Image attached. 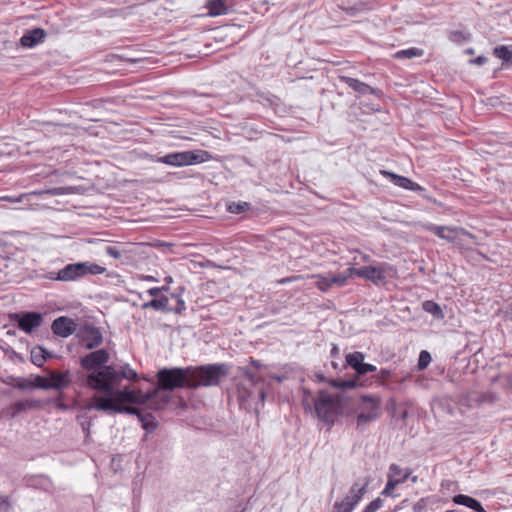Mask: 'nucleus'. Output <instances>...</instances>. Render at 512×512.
Returning <instances> with one entry per match:
<instances>
[{
  "label": "nucleus",
  "mask_w": 512,
  "mask_h": 512,
  "mask_svg": "<svg viewBox=\"0 0 512 512\" xmlns=\"http://www.w3.org/2000/svg\"><path fill=\"white\" fill-rule=\"evenodd\" d=\"M137 376V372L128 364L122 366L120 371L114 366H105L88 373L85 383L87 387L96 392L111 393L113 388L120 385L122 379L135 380Z\"/></svg>",
  "instance_id": "obj_1"
},
{
  "label": "nucleus",
  "mask_w": 512,
  "mask_h": 512,
  "mask_svg": "<svg viewBox=\"0 0 512 512\" xmlns=\"http://www.w3.org/2000/svg\"><path fill=\"white\" fill-rule=\"evenodd\" d=\"M303 404L309 410L314 406L318 418L328 424H333L341 411L339 395L325 390L319 391L318 396L314 398L310 391L304 389Z\"/></svg>",
  "instance_id": "obj_2"
},
{
  "label": "nucleus",
  "mask_w": 512,
  "mask_h": 512,
  "mask_svg": "<svg viewBox=\"0 0 512 512\" xmlns=\"http://www.w3.org/2000/svg\"><path fill=\"white\" fill-rule=\"evenodd\" d=\"M190 381L189 389L218 386L230 373L227 363H213L200 366H188Z\"/></svg>",
  "instance_id": "obj_3"
},
{
  "label": "nucleus",
  "mask_w": 512,
  "mask_h": 512,
  "mask_svg": "<svg viewBox=\"0 0 512 512\" xmlns=\"http://www.w3.org/2000/svg\"><path fill=\"white\" fill-rule=\"evenodd\" d=\"M106 269L93 262H78L64 266L59 271H50L46 278L54 281L71 282L77 281L87 275L103 274Z\"/></svg>",
  "instance_id": "obj_4"
},
{
  "label": "nucleus",
  "mask_w": 512,
  "mask_h": 512,
  "mask_svg": "<svg viewBox=\"0 0 512 512\" xmlns=\"http://www.w3.org/2000/svg\"><path fill=\"white\" fill-rule=\"evenodd\" d=\"M211 159L209 152L205 150H191L183 152L170 153L156 159L157 162L170 166L182 167L206 162Z\"/></svg>",
  "instance_id": "obj_5"
},
{
  "label": "nucleus",
  "mask_w": 512,
  "mask_h": 512,
  "mask_svg": "<svg viewBox=\"0 0 512 512\" xmlns=\"http://www.w3.org/2000/svg\"><path fill=\"white\" fill-rule=\"evenodd\" d=\"M188 367L163 368L157 373L158 384L164 390L172 391L177 388H188L190 375Z\"/></svg>",
  "instance_id": "obj_6"
},
{
  "label": "nucleus",
  "mask_w": 512,
  "mask_h": 512,
  "mask_svg": "<svg viewBox=\"0 0 512 512\" xmlns=\"http://www.w3.org/2000/svg\"><path fill=\"white\" fill-rule=\"evenodd\" d=\"M86 409H95L102 412H115V413H126L131 415H137L141 417L140 410L135 407L123 406L118 404L111 397H101L100 395H94L91 402L86 405Z\"/></svg>",
  "instance_id": "obj_7"
},
{
  "label": "nucleus",
  "mask_w": 512,
  "mask_h": 512,
  "mask_svg": "<svg viewBox=\"0 0 512 512\" xmlns=\"http://www.w3.org/2000/svg\"><path fill=\"white\" fill-rule=\"evenodd\" d=\"M104 395H100L101 397H111L113 401L118 404L130 403L137 405H145L147 403V396L145 393H142L140 390H131L129 388H125L119 390L113 388L112 392H102Z\"/></svg>",
  "instance_id": "obj_8"
},
{
  "label": "nucleus",
  "mask_w": 512,
  "mask_h": 512,
  "mask_svg": "<svg viewBox=\"0 0 512 512\" xmlns=\"http://www.w3.org/2000/svg\"><path fill=\"white\" fill-rule=\"evenodd\" d=\"M110 354L106 349H98L80 358L81 367L89 373L107 366Z\"/></svg>",
  "instance_id": "obj_9"
},
{
  "label": "nucleus",
  "mask_w": 512,
  "mask_h": 512,
  "mask_svg": "<svg viewBox=\"0 0 512 512\" xmlns=\"http://www.w3.org/2000/svg\"><path fill=\"white\" fill-rule=\"evenodd\" d=\"M380 400L372 396H362L361 412L357 416V424L363 425L376 420L379 416Z\"/></svg>",
  "instance_id": "obj_10"
},
{
  "label": "nucleus",
  "mask_w": 512,
  "mask_h": 512,
  "mask_svg": "<svg viewBox=\"0 0 512 512\" xmlns=\"http://www.w3.org/2000/svg\"><path fill=\"white\" fill-rule=\"evenodd\" d=\"M77 337L87 350L98 348L103 343L101 331L92 325H85L77 331Z\"/></svg>",
  "instance_id": "obj_11"
},
{
  "label": "nucleus",
  "mask_w": 512,
  "mask_h": 512,
  "mask_svg": "<svg viewBox=\"0 0 512 512\" xmlns=\"http://www.w3.org/2000/svg\"><path fill=\"white\" fill-rule=\"evenodd\" d=\"M51 329L55 335L67 338L77 332V323L67 316H60L52 322Z\"/></svg>",
  "instance_id": "obj_12"
},
{
  "label": "nucleus",
  "mask_w": 512,
  "mask_h": 512,
  "mask_svg": "<svg viewBox=\"0 0 512 512\" xmlns=\"http://www.w3.org/2000/svg\"><path fill=\"white\" fill-rule=\"evenodd\" d=\"M167 391L168 390L162 389L158 384V387L145 393V396H147V403L145 405L152 410L164 408L171 398Z\"/></svg>",
  "instance_id": "obj_13"
},
{
  "label": "nucleus",
  "mask_w": 512,
  "mask_h": 512,
  "mask_svg": "<svg viewBox=\"0 0 512 512\" xmlns=\"http://www.w3.org/2000/svg\"><path fill=\"white\" fill-rule=\"evenodd\" d=\"M15 319L18 322V327L26 333H31L37 329L43 321L42 315L38 312H27L23 315L16 314Z\"/></svg>",
  "instance_id": "obj_14"
},
{
  "label": "nucleus",
  "mask_w": 512,
  "mask_h": 512,
  "mask_svg": "<svg viewBox=\"0 0 512 512\" xmlns=\"http://www.w3.org/2000/svg\"><path fill=\"white\" fill-rule=\"evenodd\" d=\"M393 268L388 263H379L376 266H370L366 280L371 281L375 285L383 284L386 278L391 275Z\"/></svg>",
  "instance_id": "obj_15"
},
{
  "label": "nucleus",
  "mask_w": 512,
  "mask_h": 512,
  "mask_svg": "<svg viewBox=\"0 0 512 512\" xmlns=\"http://www.w3.org/2000/svg\"><path fill=\"white\" fill-rule=\"evenodd\" d=\"M381 174H383L386 177H389L394 185L405 190L414 191L418 193H422L425 191L424 187L420 186L418 183L413 182L411 179L407 177L400 176L386 170H382Z\"/></svg>",
  "instance_id": "obj_16"
},
{
  "label": "nucleus",
  "mask_w": 512,
  "mask_h": 512,
  "mask_svg": "<svg viewBox=\"0 0 512 512\" xmlns=\"http://www.w3.org/2000/svg\"><path fill=\"white\" fill-rule=\"evenodd\" d=\"M368 483L366 481L360 483L359 481L355 482L351 488L349 489L347 495L343 498L345 502H347L353 509L358 505V503L363 498L366 493Z\"/></svg>",
  "instance_id": "obj_17"
},
{
  "label": "nucleus",
  "mask_w": 512,
  "mask_h": 512,
  "mask_svg": "<svg viewBox=\"0 0 512 512\" xmlns=\"http://www.w3.org/2000/svg\"><path fill=\"white\" fill-rule=\"evenodd\" d=\"M45 31L41 28H36V29H33L31 31H28L27 33H25L21 39H20V43L23 47H33L37 44H39L40 42H42L45 38Z\"/></svg>",
  "instance_id": "obj_18"
},
{
  "label": "nucleus",
  "mask_w": 512,
  "mask_h": 512,
  "mask_svg": "<svg viewBox=\"0 0 512 512\" xmlns=\"http://www.w3.org/2000/svg\"><path fill=\"white\" fill-rule=\"evenodd\" d=\"M241 375H243L250 386H253L258 391V397L261 402L265 399V390L263 388V382L260 378H258L254 373H252L248 367L239 368Z\"/></svg>",
  "instance_id": "obj_19"
},
{
  "label": "nucleus",
  "mask_w": 512,
  "mask_h": 512,
  "mask_svg": "<svg viewBox=\"0 0 512 512\" xmlns=\"http://www.w3.org/2000/svg\"><path fill=\"white\" fill-rule=\"evenodd\" d=\"M71 383L70 372L64 371L60 373L52 372L50 374L49 386L50 389H62L68 387Z\"/></svg>",
  "instance_id": "obj_20"
},
{
  "label": "nucleus",
  "mask_w": 512,
  "mask_h": 512,
  "mask_svg": "<svg viewBox=\"0 0 512 512\" xmlns=\"http://www.w3.org/2000/svg\"><path fill=\"white\" fill-rule=\"evenodd\" d=\"M452 501L457 505L466 506L476 512H485L482 504L478 500H476L468 495H464V494L455 495L452 498Z\"/></svg>",
  "instance_id": "obj_21"
},
{
  "label": "nucleus",
  "mask_w": 512,
  "mask_h": 512,
  "mask_svg": "<svg viewBox=\"0 0 512 512\" xmlns=\"http://www.w3.org/2000/svg\"><path fill=\"white\" fill-rule=\"evenodd\" d=\"M410 474L411 471L409 469H403L397 464H391L387 477L399 485L404 483L410 477Z\"/></svg>",
  "instance_id": "obj_22"
},
{
  "label": "nucleus",
  "mask_w": 512,
  "mask_h": 512,
  "mask_svg": "<svg viewBox=\"0 0 512 512\" xmlns=\"http://www.w3.org/2000/svg\"><path fill=\"white\" fill-rule=\"evenodd\" d=\"M205 8L208 10V15L212 17L228 13V7L225 0H207Z\"/></svg>",
  "instance_id": "obj_23"
},
{
  "label": "nucleus",
  "mask_w": 512,
  "mask_h": 512,
  "mask_svg": "<svg viewBox=\"0 0 512 512\" xmlns=\"http://www.w3.org/2000/svg\"><path fill=\"white\" fill-rule=\"evenodd\" d=\"M169 299L167 296H161L159 298H154L148 302L143 303L142 308H153L155 310H161L165 312L172 311L171 308L168 307Z\"/></svg>",
  "instance_id": "obj_24"
},
{
  "label": "nucleus",
  "mask_w": 512,
  "mask_h": 512,
  "mask_svg": "<svg viewBox=\"0 0 512 512\" xmlns=\"http://www.w3.org/2000/svg\"><path fill=\"white\" fill-rule=\"evenodd\" d=\"M51 354L46 351L43 347L37 346L31 350V362L41 367L47 358H50Z\"/></svg>",
  "instance_id": "obj_25"
},
{
  "label": "nucleus",
  "mask_w": 512,
  "mask_h": 512,
  "mask_svg": "<svg viewBox=\"0 0 512 512\" xmlns=\"http://www.w3.org/2000/svg\"><path fill=\"white\" fill-rule=\"evenodd\" d=\"M345 82L351 89H353L354 91H356L360 94L374 93L373 88H371L366 83L359 81L358 79L348 77V78H345Z\"/></svg>",
  "instance_id": "obj_26"
},
{
  "label": "nucleus",
  "mask_w": 512,
  "mask_h": 512,
  "mask_svg": "<svg viewBox=\"0 0 512 512\" xmlns=\"http://www.w3.org/2000/svg\"><path fill=\"white\" fill-rule=\"evenodd\" d=\"M422 307L425 312L431 314L435 319L441 320L445 317L440 305L434 301H424Z\"/></svg>",
  "instance_id": "obj_27"
},
{
  "label": "nucleus",
  "mask_w": 512,
  "mask_h": 512,
  "mask_svg": "<svg viewBox=\"0 0 512 512\" xmlns=\"http://www.w3.org/2000/svg\"><path fill=\"white\" fill-rule=\"evenodd\" d=\"M346 363L348 366H350L355 372L358 371V369L361 367L362 363L364 362V354L362 352L356 351L353 353H349L346 355Z\"/></svg>",
  "instance_id": "obj_28"
},
{
  "label": "nucleus",
  "mask_w": 512,
  "mask_h": 512,
  "mask_svg": "<svg viewBox=\"0 0 512 512\" xmlns=\"http://www.w3.org/2000/svg\"><path fill=\"white\" fill-rule=\"evenodd\" d=\"M459 231H462V229L449 226H441V229L437 231L438 234L436 236L448 242H454L455 237Z\"/></svg>",
  "instance_id": "obj_29"
},
{
  "label": "nucleus",
  "mask_w": 512,
  "mask_h": 512,
  "mask_svg": "<svg viewBox=\"0 0 512 512\" xmlns=\"http://www.w3.org/2000/svg\"><path fill=\"white\" fill-rule=\"evenodd\" d=\"M494 55L504 63L512 64V50L507 46H498L494 49Z\"/></svg>",
  "instance_id": "obj_30"
},
{
  "label": "nucleus",
  "mask_w": 512,
  "mask_h": 512,
  "mask_svg": "<svg viewBox=\"0 0 512 512\" xmlns=\"http://www.w3.org/2000/svg\"><path fill=\"white\" fill-rule=\"evenodd\" d=\"M250 209L248 202H231L227 205V210L232 214H242Z\"/></svg>",
  "instance_id": "obj_31"
},
{
  "label": "nucleus",
  "mask_w": 512,
  "mask_h": 512,
  "mask_svg": "<svg viewBox=\"0 0 512 512\" xmlns=\"http://www.w3.org/2000/svg\"><path fill=\"white\" fill-rule=\"evenodd\" d=\"M38 406V401L36 400H25L18 401L12 405V408L15 411V414L20 413L26 409H32Z\"/></svg>",
  "instance_id": "obj_32"
},
{
  "label": "nucleus",
  "mask_w": 512,
  "mask_h": 512,
  "mask_svg": "<svg viewBox=\"0 0 512 512\" xmlns=\"http://www.w3.org/2000/svg\"><path fill=\"white\" fill-rule=\"evenodd\" d=\"M421 55H422V50H420L418 48H409V49H404V50H400V51L396 52L395 57L398 59H402V58L411 59V58H415V57H420Z\"/></svg>",
  "instance_id": "obj_33"
},
{
  "label": "nucleus",
  "mask_w": 512,
  "mask_h": 512,
  "mask_svg": "<svg viewBox=\"0 0 512 512\" xmlns=\"http://www.w3.org/2000/svg\"><path fill=\"white\" fill-rule=\"evenodd\" d=\"M73 192H74L73 187H54V188L39 192L38 194H48L51 196H58V195L70 194Z\"/></svg>",
  "instance_id": "obj_34"
},
{
  "label": "nucleus",
  "mask_w": 512,
  "mask_h": 512,
  "mask_svg": "<svg viewBox=\"0 0 512 512\" xmlns=\"http://www.w3.org/2000/svg\"><path fill=\"white\" fill-rule=\"evenodd\" d=\"M352 277L351 272H348V269L344 273H339L337 275H333L330 277V282L336 284L338 286H344L349 278Z\"/></svg>",
  "instance_id": "obj_35"
},
{
  "label": "nucleus",
  "mask_w": 512,
  "mask_h": 512,
  "mask_svg": "<svg viewBox=\"0 0 512 512\" xmlns=\"http://www.w3.org/2000/svg\"><path fill=\"white\" fill-rule=\"evenodd\" d=\"M431 355L428 351L426 350H423L420 352L419 354V359H418V369L419 370H424L428 367V365L431 363Z\"/></svg>",
  "instance_id": "obj_36"
},
{
  "label": "nucleus",
  "mask_w": 512,
  "mask_h": 512,
  "mask_svg": "<svg viewBox=\"0 0 512 512\" xmlns=\"http://www.w3.org/2000/svg\"><path fill=\"white\" fill-rule=\"evenodd\" d=\"M329 384L332 387L339 388V389H352V388L356 387L355 380H346V381L330 380Z\"/></svg>",
  "instance_id": "obj_37"
},
{
  "label": "nucleus",
  "mask_w": 512,
  "mask_h": 512,
  "mask_svg": "<svg viewBox=\"0 0 512 512\" xmlns=\"http://www.w3.org/2000/svg\"><path fill=\"white\" fill-rule=\"evenodd\" d=\"M32 388H40V389H50L49 379L43 376H35L33 380H31Z\"/></svg>",
  "instance_id": "obj_38"
},
{
  "label": "nucleus",
  "mask_w": 512,
  "mask_h": 512,
  "mask_svg": "<svg viewBox=\"0 0 512 512\" xmlns=\"http://www.w3.org/2000/svg\"><path fill=\"white\" fill-rule=\"evenodd\" d=\"M315 284L323 292L328 291L332 286V282H330V277L326 276H318Z\"/></svg>",
  "instance_id": "obj_39"
},
{
  "label": "nucleus",
  "mask_w": 512,
  "mask_h": 512,
  "mask_svg": "<svg viewBox=\"0 0 512 512\" xmlns=\"http://www.w3.org/2000/svg\"><path fill=\"white\" fill-rule=\"evenodd\" d=\"M253 392L247 388L244 384L238 387V398L241 402H247L252 398Z\"/></svg>",
  "instance_id": "obj_40"
},
{
  "label": "nucleus",
  "mask_w": 512,
  "mask_h": 512,
  "mask_svg": "<svg viewBox=\"0 0 512 512\" xmlns=\"http://www.w3.org/2000/svg\"><path fill=\"white\" fill-rule=\"evenodd\" d=\"M370 266H365L361 268H355L354 266H350L348 268V272H351L352 276H357L359 278H363L366 280L369 273Z\"/></svg>",
  "instance_id": "obj_41"
},
{
  "label": "nucleus",
  "mask_w": 512,
  "mask_h": 512,
  "mask_svg": "<svg viewBox=\"0 0 512 512\" xmlns=\"http://www.w3.org/2000/svg\"><path fill=\"white\" fill-rule=\"evenodd\" d=\"M139 419L142 423L143 429H145L146 431L152 432L156 429L157 423L152 419V417L150 415H149V419L143 415H141V417H139Z\"/></svg>",
  "instance_id": "obj_42"
},
{
  "label": "nucleus",
  "mask_w": 512,
  "mask_h": 512,
  "mask_svg": "<svg viewBox=\"0 0 512 512\" xmlns=\"http://www.w3.org/2000/svg\"><path fill=\"white\" fill-rule=\"evenodd\" d=\"M387 478V483L381 494L384 496L396 497L397 495L394 494V490L398 484L391 480L389 477Z\"/></svg>",
  "instance_id": "obj_43"
},
{
  "label": "nucleus",
  "mask_w": 512,
  "mask_h": 512,
  "mask_svg": "<svg viewBox=\"0 0 512 512\" xmlns=\"http://www.w3.org/2000/svg\"><path fill=\"white\" fill-rule=\"evenodd\" d=\"M354 509L343 499L336 501L333 506V512H352Z\"/></svg>",
  "instance_id": "obj_44"
},
{
  "label": "nucleus",
  "mask_w": 512,
  "mask_h": 512,
  "mask_svg": "<svg viewBox=\"0 0 512 512\" xmlns=\"http://www.w3.org/2000/svg\"><path fill=\"white\" fill-rule=\"evenodd\" d=\"M383 506V500L380 497H377L373 501H371L362 512H376Z\"/></svg>",
  "instance_id": "obj_45"
},
{
  "label": "nucleus",
  "mask_w": 512,
  "mask_h": 512,
  "mask_svg": "<svg viewBox=\"0 0 512 512\" xmlns=\"http://www.w3.org/2000/svg\"><path fill=\"white\" fill-rule=\"evenodd\" d=\"M448 38L450 41L455 42V43H461L467 39L465 34L461 31L449 32Z\"/></svg>",
  "instance_id": "obj_46"
},
{
  "label": "nucleus",
  "mask_w": 512,
  "mask_h": 512,
  "mask_svg": "<svg viewBox=\"0 0 512 512\" xmlns=\"http://www.w3.org/2000/svg\"><path fill=\"white\" fill-rule=\"evenodd\" d=\"M14 386L21 390L32 388L31 380L27 378H17Z\"/></svg>",
  "instance_id": "obj_47"
},
{
  "label": "nucleus",
  "mask_w": 512,
  "mask_h": 512,
  "mask_svg": "<svg viewBox=\"0 0 512 512\" xmlns=\"http://www.w3.org/2000/svg\"><path fill=\"white\" fill-rule=\"evenodd\" d=\"M377 370L376 366L363 362L361 367L356 372L358 375H364L369 372H375Z\"/></svg>",
  "instance_id": "obj_48"
},
{
  "label": "nucleus",
  "mask_w": 512,
  "mask_h": 512,
  "mask_svg": "<svg viewBox=\"0 0 512 512\" xmlns=\"http://www.w3.org/2000/svg\"><path fill=\"white\" fill-rule=\"evenodd\" d=\"M420 226L423 230L430 231V232L434 233L435 235H437L438 234L437 231H439L441 229V226L435 225L433 223H428V222L422 223V224H420Z\"/></svg>",
  "instance_id": "obj_49"
},
{
  "label": "nucleus",
  "mask_w": 512,
  "mask_h": 512,
  "mask_svg": "<svg viewBox=\"0 0 512 512\" xmlns=\"http://www.w3.org/2000/svg\"><path fill=\"white\" fill-rule=\"evenodd\" d=\"M420 226L423 230L430 231V232L434 233L435 235H437L438 234L437 231H439L441 229V226L435 225L433 223H428V222L422 223V224H420Z\"/></svg>",
  "instance_id": "obj_50"
},
{
  "label": "nucleus",
  "mask_w": 512,
  "mask_h": 512,
  "mask_svg": "<svg viewBox=\"0 0 512 512\" xmlns=\"http://www.w3.org/2000/svg\"><path fill=\"white\" fill-rule=\"evenodd\" d=\"M105 252L111 256L112 258L119 259L121 257V252L115 246H107Z\"/></svg>",
  "instance_id": "obj_51"
},
{
  "label": "nucleus",
  "mask_w": 512,
  "mask_h": 512,
  "mask_svg": "<svg viewBox=\"0 0 512 512\" xmlns=\"http://www.w3.org/2000/svg\"><path fill=\"white\" fill-rule=\"evenodd\" d=\"M375 377L377 380L383 382L391 377V371L383 368L378 372V374Z\"/></svg>",
  "instance_id": "obj_52"
},
{
  "label": "nucleus",
  "mask_w": 512,
  "mask_h": 512,
  "mask_svg": "<svg viewBox=\"0 0 512 512\" xmlns=\"http://www.w3.org/2000/svg\"><path fill=\"white\" fill-rule=\"evenodd\" d=\"M9 510H10L9 501L7 500V498H5L4 496H2L0 494V512H9Z\"/></svg>",
  "instance_id": "obj_53"
},
{
  "label": "nucleus",
  "mask_w": 512,
  "mask_h": 512,
  "mask_svg": "<svg viewBox=\"0 0 512 512\" xmlns=\"http://www.w3.org/2000/svg\"><path fill=\"white\" fill-rule=\"evenodd\" d=\"M186 309L185 302L182 299L177 300L176 308L172 309L175 313H181Z\"/></svg>",
  "instance_id": "obj_54"
},
{
  "label": "nucleus",
  "mask_w": 512,
  "mask_h": 512,
  "mask_svg": "<svg viewBox=\"0 0 512 512\" xmlns=\"http://www.w3.org/2000/svg\"><path fill=\"white\" fill-rule=\"evenodd\" d=\"M486 62H487V58L485 56H478L477 58L470 60V63L478 65V66L484 65V64H486Z\"/></svg>",
  "instance_id": "obj_55"
},
{
  "label": "nucleus",
  "mask_w": 512,
  "mask_h": 512,
  "mask_svg": "<svg viewBox=\"0 0 512 512\" xmlns=\"http://www.w3.org/2000/svg\"><path fill=\"white\" fill-rule=\"evenodd\" d=\"M161 291H162V288L153 287V288H150L147 292L150 296H152L154 298H159V294L161 293Z\"/></svg>",
  "instance_id": "obj_56"
},
{
  "label": "nucleus",
  "mask_w": 512,
  "mask_h": 512,
  "mask_svg": "<svg viewBox=\"0 0 512 512\" xmlns=\"http://www.w3.org/2000/svg\"><path fill=\"white\" fill-rule=\"evenodd\" d=\"M269 377L271 380H274L278 383L284 381L286 379V375H276V374H273V373H270L269 374Z\"/></svg>",
  "instance_id": "obj_57"
},
{
  "label": "nucleus",
  "mask_w": 512,
  "mask_h": 512,
  "mask_svg": "<svg viewBox=\"0 0 512 512\" xmlns=\"http://www.w3.org/2000/svg\"><path fill=\"white\" fill-rule=\"evenodd\" d=\"M81 425L83 431L86 433V436H88L90 432L91 421L82 422Z\"/></svg>",
  "instance_id": "obj_58"
},
{
  "label": "nucleus",
  "mask_w": 512,
  "mask_h": 512,
  "mask_svg": "<svg viewBox=\"0 0 512 512\" xmlns=\"http://www.w3.org/2000/svg\"><path fill=\"white\" fill-rule=\"evenodd\" d=\"M250 364L255 367L256 369H260L262 367V364L260 361L258 360H254L253 358H251L250 360Z\"/></svg>",
  "instance_id": "obj_59"
},
{
  "label": "nucleus",
  "mask_w": 512,
  "mask_h": 512,
  "mask_svg": "<svg viewBox=\"0 0 512 512\" xmlns=\"http://www.w3.org/2000/svg\"><path fill=\"white\" fill-rule=\"evenodd\" d=\"M313 377H314V381H317V382L325 381V377L320 373H315Z\"/></svg>",
  "instance_id": "obj_60"
},
{
  "label": "nucleus",
  "mask_w": 512,
  "mask_h": 512,
  "mask_svg": "<svg viewBox=\"0 0 512 512\" xmlns=\"http://www.w3.org/2000/svg\"><path fill=\"white\" fill-rule=\"evenodd\" d=\"M4 200L6 201H9V202H21L22 201V196L19 197V198H13V197H4L3 198Z\"/></svg>",
  "instance_id": "obj_61"
},
{
  "label": "nucleus",
  "mask_w": 512,
  "mask_h": 512,
  "mask_svg": "<svg viewBox=\"0 0 512 512\" xmlns=\"http://www.w3.org/2000/svg\"><path fill=\"white\" fill-rule=\"evenodd\" d=\"M362 260H363L364 262H368V261L370 260V256H369V255H364V256L362 257Z\"/></svg>",
  "instance_id": "obj_62"
},
{
  "label": "nucleus",
  "mask_w": 512,
  "mask_h": 512,
  "mask_svg": "<svg viewBox=\"0 0 512 512\" xmlns=\"http://www.w3.org/2000/svg\"><path fill=\"white\" fill-rule=\"evenodd\" d=\"M145 279L148 281H156L155 277L153 276H146Z\"/></svg>",
  "instance_id": "obj_63"
},
{
  "label": "nucleus",
  "mask_w": 512,
  "mask_h": 512,
  "mask_svg": "<svg viewBox=\"0 0 512 512\" xmlns=\"http://www.w3.org/2000/svg\"><path fill=\"white\" fill-rule=\"evenodd\" d=\"M466 52L469 53V54H472L473 53V49H467Z\"/></svg>",
  "instance_id": "obj_64"
}]
</instances>
